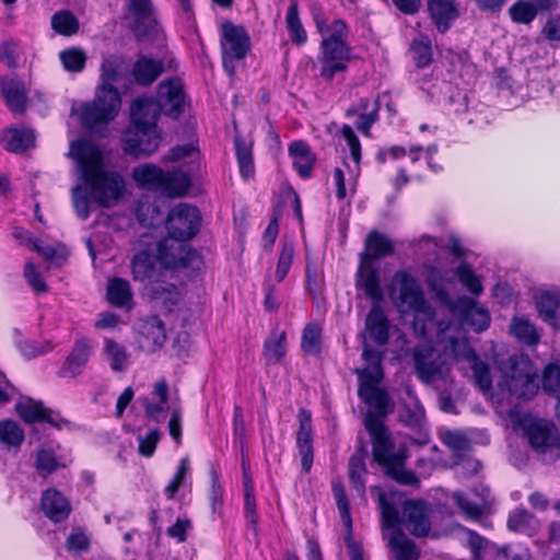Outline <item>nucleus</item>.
Segmentation results:
<instances>
[{
	"label": "nucleus",
	"mask_w": 560,
	"mask_h": 560,
	"mask_svg": "<svg viewBox=\"0 0 560 560\" xmlns=\"http://www.w3.org/2000/svg\"><path fill=\"white\" fill-rule=\"evenodd\" d=\"M369 389L359 397L373 408L364 420L365 429L371 436L373 460L383 469L384 476L397 483L419 486L420 480L416 472L406 468V451L395 450V441L383 420L394 411V401L384 388Z\"/></svg>",
	"instance_id": "obj_1"
},
{
	"label": "nucleus",
	"mask_w": 560,
	"mask_h": 560,
	"mask_svg": "<svg viewBox=\"0 0 560 560\" xmlns=\"http://www.w3.org/2000/svg\"><path fill=\"white\" fill-rule=\"evenodd\" d=\"M201 222L200 211L195 206L179 203L171 209L165 219L167 236L156 247V258L164 269L192 272L202 269L203 257L187 243L199 233Z\"/></svg>",
	"instance_id": "obj_2"
},
{
	"label": "nucleus",
	"mask_w": 560,
	"mask_h": 560,
	"mask_svg": "<svg viewBox=\"0 0 560 560\" xmlns=\"http://www.w3.org/2000/svg\"><path fill=\"white\" fill-rule=\"evenodd\" d=\"M100 84L92 102L82 106L80 122L85 130L107 125L114 120L121 107L119 88L127 91L132 84L131 73L125 58L110 55L101 63Z\"/></svg>",
	"instance_id": "obj_3"
},
{
	"label": "nucleus",
	"mask_w": 560,
	"mask_h": 560,
	"mask_svg": "<svg viewBox=\"0 0 560 560\" xmlns=\"http://www.w3.org/2000/svg\"><path fill=\"white\" fill-rule=\"evenodd\" d=\"M69 155L77 161L82 182L101 207L109 208L122 197L124 178L119 173L105 168L104 154L98 145L88 140H74Z\"/></svg>",
	"instance_id": "obj_4"
},
{
	"label": "nucleus",
	"mask_w": 560,
	"mask_h": 560,
	"mask_svg": "<svg viewBox=\"0 0 560 560\" xmlns=\"http://www.w3.org/2000/svg\"><path fill=\"white\" fill-rule=\"evenodd\" d=\"M162 112L151 97H138L130 105V127L124 132L121 148L133 158L152 155L161 145L158 120Z\"/></svg>",
	"instance_id": "obj_5"
},
{
	"label": "nucleus",
	"mask_w": 560,
	"mask_h": 560,
	"mask_svg": "<svg viewBox=\"0 0 560 560\" xmlns=\"http://www.w3.org/2000/svg\"><path fill=\"white\" fill-rule=\"evenodd\" d=\"M371 493L376 495L378 509L381 512L382 527L384 529H406L415 537H425L431 530V521L429 517L428 505L423 500L407 499L401 503V514L399 504L396 502V493H386L380 486L371 487Z\"/></svg>",
	"instance_id": "obj_6"
},
{
	"label": "nucleus",
	"mask_w": 560,
	"mask_h": 560,
	"mask_svg": "<svg viewBox=\"0 0 560 560\" xmlns=\"http://www.w3.org/2000/svg\"><path fill=\"white\" fill-rule=\"evenodd\" d=\"M503 384L511 396L528 400L538 392L537 370L528 355L514 353L498 362Z\"/></svg>",
	"instance_id": "obj_7"
},
{
	"label": "nucleus",
	"mask_w": 560,
	"mask_h": 560,
	"mask_svg": "<svg viewBox=\"0 0 560 560\" xmlns=\"http://www.w3.org/2000/svg\"><path fill=\"white\" fill-rule=\"evenodd\" d=\"M131 178L139 188L160 191L168 197H182L190 188L189 175L183 172L164 171L153 163L132 168Z\"/></svg>",
	"instance_id": "obj_8"
},
{
	"label": "nucleus",
	"mask_w": 560,
	"mask_h": 560,
	"mask_svg": "<svg viewBox=\"0 0 560 560\" xmlns=\"http://www.w3.org/2000/svg\"><path fill=\"white\" fill-rule=\"evenodd\" d=\"M220 45L223 68L229 77H234L236 61L245 59L250 51V36L244 25L224 21L221 25Z\"/></svg>",
	"instance_id": "obj_9"
},
{
	"label": "nucleus",
	"mask_w": 560,
	"mask_h": 560,
	"mask_svg": "<svg viewBox=\"0 0 560 560\" xmlns=\"http://www.w3.org/2000/svg\"><path fill=\"white\" fill-rule=\"evenodd\" d=\"M392 284L393 288L397 289L395 304L401 313H427L430 310L420 282L410 272L396 271Z\"/></svg>",
	"instance_id": "obj_10"
},
{
	"label": "nucleus",
	"mask_w": 560,
	"mask_h": 560,
	"mask_svg": "<svg viewBox=\"0 0 560 560\" xmlns=\"http://www.w3.org/2000/svg\"><path fill=\"white\" fill-rule=\"evenodd\" d=\"M530 447L545 459L556 460L560 456V434L556 424L546 419H537L525 428Z\"/></svg>",
	"instance_id": "obj_11"
},
{
	"label": "nucleus",
	"mask_w": 560,
	"mask_h": 560,
	"mask_svg": "<svg viewBox=\"0 0 560 560\" xmlns=\"http://www.w3.org/2000/svg\"><path fill=\"white\" fill-rule=\"evenodd\" d=\"M447 305L452 315L458 319L464 328L479 334L490 326L491 317L489 312L469 296L464 295L450 300Z\"/></svg>",
	"instance_id": "obj_12"
},
{
	"label": "nucleus",
	"mask_w": 560,
	"mask_h": 560,
	"mask_svg": "<svg viewBox=\"0 0 560 560\" xmlns=\"http://www.w3.org/2000/svg\"><path fill=\"white\" fill-rule=\"evenodd\" d=\"M126 10L130 15L129 28L137 40H153L159 32L152 0H128Z\"/></svg>",
	"instance_id": "obj_13"
},
{
	"label": "nucleus",
	"mask_w": 560,
	"mask_h": 560,
	"mask_svg": "<svg viewBox=\"0 0 560 560\" xmlns=\"http://www.w3.org/2000/svg\"><path fill=\"white\" fill-rule=\"evenodd\" d=\"M162 114L171 119H178L185 112L186 93L180 78L172 77L161 81L158 85L156 98Z\"/></svg>",
	"instance_id": "obj_14"
},
{
	"label": "nucleus",
	"mask_w": 560,
	"mask_h": 560,
	"mask_svg": "<svg viewBox=\"0 0 560 560\" xmlns=\"http://www.w3.org/2000/svg\"><path fill=\"white\" fill-rule=\"evenodd\" d=\"M412 362L417 377L424 384H431L443 375V361L433 346L417 345L412 349Z\"/></svg>",
	"instance_id": "obj_15"
},
{
	"label": "nucleus",
	"mask_w": 560,
	"mask_h": 560,
	"mask_svg": "<svg viewBox=\"0 0 560 560\" xmlns=\"http://www.w3.org/2000/svg\"><path fill=\"white\" fill-rule=\"evenodd\" d=\"M16 415L27 424L48 423L57 430L70 425V421L59 418L51 409L45 407L42 400L24 397L15 407Z\"/></svg>",
	"instance_id": "obj_16"
},
{
	"label": "nucleus",
	"mask_w": 560,
	"mask_h": 560,
	"mask_svg": "<svg viewBox=\"0 0 560 560\" xmlns=\"http://www.w3.org/2000/svg\"><path fill=\"white\" fill-rule=\"evenodd\" d=\"M299 429L296 432V447L301 456L304 472H310L314 462L312 412L301 408L296 415Z\"/></svg>",
	"instance_id": "obj_17"
},
{
	"label": "nucleus",
	"mask_w": 560,
	"mask_h": 560,
	"mask_svg": "<svg viewBox=\"0 0 560 560\" xmlns=\"http://www.w3.org/2000/svg\"><path fill=\"white\" fill-rule=\"evenodd\" d=\"M427 11L440 34L448 32L460 15L456 0H428Z\"/></svg>",
	"instance_id": "obj_18"
},
{
	"label": "nucleus",
	"mask_w": 560,
	"mask_h": 560,
	"mask_svg": "<svg viewBox=\"0 0 560 560\" xmlns=\"http://www.w3.org/2000/svg\"><path fill=\"white\" fill-rule=\"evenodd\" d=\"M355 288L364 291L366 298L374 303H380L383 300L384 292L381 285V273L374 262L360 260L355 275Z\"/></svg>",
	"instance_id": "obj_19"
},
{
	"label": "nucleus",
	"mask_w": 560,
	"mask_h": 560,
	"mask_svg": "<svg viewBox=\"0 0 560 560\" xmlns=\"http://www.w3.org/2000/svg\"><path fill=\"white\" fill-rule=\"evenodd\" d=\"M92 353L90 340L85 337L78 338L58 371L59 377H77L88 364Z\"/></svg>",
	"instance_id": "obj_20"
},
{
	"label": "nucleus",
	"mask_w": 560,
	"mask_h": 560,
	"mask_svg": "<svg viewBox=\"0 0 560 560\" xmlns=\"http://www.w3.org/2000/svg\"><path fill=\"white\" fill-rule=\"evenodd\" d=\"M0 89L3 98L13 114H24L27 104L25 84L18 75L0 79Z\"/></svg>",
	"instance_id": "obj_21"
},
{
	"label": "nucleus",
	"mask_w": 560,
	"mask_h": 560,
	"mask_svg": "<svg viewBox=\"0 0 560 560\" xmlns=\"http://www.w3.org/2000/svg\"><path fill=\"white\" fill-rule=\"evenodd\" d=\"M557 4V0H518L510 7L509 15L514 23L530 24L539 13L551 11Z\"/></svg>",
	"instance_id": "obj_22"
},
{
	"label": "nucleus",
	"mask_w": 560,
	"mask_h": 560,
	"mask_svg": "<svg viewBox=\"0 0 560 560\" xmlns=\"http://www.w3.org/2000/svg\"><path fill=\"white\" fill-rule=\"evenodd\" d=\"M368 445L363 439H359L354 453L348 463V477L352 488L361 497L365 495V475L368 474L365 459L368 457Z\"/></svg>",
	"instance_id": "obj_23"
},
{
	"label": "nucleus",
	"mask_w": 560,
	"mask_h": 560,
	"mask_svg": "<svg viewBox=\"0 0 560 560\" xmlns=\"http://www.w3.org/2000/svg\"><path fill=\"white\" fill-rule=\"evenodd\" d=\"M40 509L45 516L54 523H61L66 521L72 510L67 498L56 489H46L43 491Z\"/></svg>",
	"instance_id": "obj_24"
},
{
	"label": "nucleus",
	"mask_w": 560,
	"mask_h": 560,
	"mask_svg": "<svg viewBox=\"0 0 560 560\" xmlns=\"http://www.w3.org/2000/svg\"><path fill=\"white\" fill-rule=\"evenodd\" d=\"M395 253L393 241L377 230H372L365 241L364 250L360 253L359 259L374 262L381 258L392 256Z\"/></svg>",
	"instance_id": "obj_25"
},
{
	"label": "nucleus",
	"mask_w": 560,
	"mask_h": 560,
	"mask_svg": "<svg viewBox=\"0 0 560 560\" xmlns=\"http://www.w3.org/2000/svg\"><path fill=\"white\" fill-rule=\"evenodd\" d=\"M389 320L378 303H374L365 318L369 337L377 346H385L389 340Z\"/></svg>",
	"instance_id": "obj_26"
},
{
	"label": "nucleus",
	"mask_w": 560,
	"mask_h": 560,
	"mask_svg": "<svg viewBox=\"0 0 560 560\" xmlns=\"http://www.w3.org/2000/svg\"><path fill=\"white\" fill-rule=\"evenodd\" d=\"M165 71L164 62L141 55L132 65L131 79L140 86H150Z\"/></svg>",
	"instance_id": "obj_27"
},
{
	"label": "nucleus",
	"mask_w": 560,
	"mask_h": 560,
	"mask_svg": "<svg viewBox=\"0 0 560 560\" xmlns=\"http://www.w3.org/2000/svg\"><path fill=\"white\" fill-rule=\"evenodd\" d=\"M35 132L30 128H7L1 135L2 147L13 153H24L35 145Z\"/></svg>",
	"instance_id": "obj_28"
},
{
	"label": "nucleus",
	"mask_w": 560,
	"mask_h": 560,
	"mask_svg": "<svg viewBox=\"0 0 560 560\" xmlns=\"http://www.w3.org/2000/svg\"><path fill=\"white\" fill-rule=\"evenodd\" d=\"M106 299L115 307L130 310L133 305V293L128 280L114 277L106 287Z\"/></svg>",
	"instance_id": "obj_29"
},
{
	"label": "nucleus",
	"mask_w": 560,
	"mask_h": 560,
	"mask_svg": "<svg viewBox=\"0 0 560 560\" xmlns=\"http://www.w3.org/2000/svg\"><path fill=\"white\" fill-rule=\"evenodd\" d=\"M536 305L544 322L552 327H560V293L542 292L537 296Z\"/></svg>",
	"instance_id": "obj_30"
},
{
	"label": "nucleus",
	"mask_w": 560,
	"mask_h": 560,
	"mask_svg": "<svg viewBox=\"0 0 560 560\" xmlns=\"http://www.w3.org/2000/svg\"><path fill=\"white\" fill-rule=\"evenodd\" d=\"M506 526L511 532L532 537L538 532L539 521L533 513L520 508L510 513Z\"/></svg>",
	"instance_id": "obj_31"
},
{
	"label": "nucleus",
	"mask_w": 560,
	"mask_h": 560,
	"mask_svg": "<svg viewBox=\"0 0 560 560\" xmlns=\"http://www.w3.org/2000/svg\"><path fill=\"white\" fill-rule=\"evenodd\" d=\"M156 256L152 257L147 250L135 254L131 259L132 279L139 282L151 280L156 273Z\"/></svg>",
	"instance_id": "obj_32"
},
{
	"label": "nucleus",
	"mask_w": 560,
	"mask_h": 560,
	"mask_svg": "<svg viewBox=\"0 0 560 560\" xmlns=\"http://www.w3.org/2000/svg\"><path fill=\"white\" fill-rule=\"evenodd\" d=\"M320 61H343L349 62L351 47L346 40L335 37H325L320 43Z\"/></svg>",
	"instance_id": "obj_33"
},
{
	"label": "nucleus",
	"mask_w": 560,
	"mask_h": 560,
	"mask_svg": "<svg viewBox=\"0 0 560 560\" xmlns=\"http://www.w3.org/2000/svg\"><path fill=\"white\" fill-rule=\"evenodd\" d=\"M285 331H272L264 342V358L268 365L279 364L285 357Z\"/></svg>",
	"instance_id": "obj_34"
},
{
	"label": "nucleus",
	"mask_w": 560,
	"mask_h": 560,
	"mask_svg": "<svg viewBox=\"0 0 560 560\" xmlns=\"http://www.w3.org/2000/svg\"><path fill=\"white\" fill-rule=\"evenodd\" d=\"M285 24L291 42L298 46L304 45L307 40V34L300 19L298 0L290 1Z\"/></svg>",
	"instance_id": "obj_35"
},
{
	"label": "nucleus",
	"mask_w": 560,
	"mask_h": 560,
	"mask_svg": "<svg viewBox=\"0 0 560 560\" xmlns=\"http://www.w3.org/2000/svg\"><path fill=\"white\" fill-rule=\"evenodd\" d=\"M389 547L396 552L397 560H418L420 557L416 544L407 538L401 529L394 532Z\"/></svg>",
	"instance_id": "obj_36"
},
{
	"label": "nucleus",
	"mask_w": 560,
	"mask_h": 560,
	"mask_svg": "<svg viewBox=\"0 0 560 560\" xmlns=\"http://www.w3.org/2000/svg\"><path fill=\"white\" fill-rule=\"evenodd\" d=\"M104 353L109 362V366L114 372H122L128 365V353L122 345L113 339L104 340Z\"/></svg>",
	"instance_id": "obj_37"
},
{
	"label": "nucleus",
	"mask_w": 560,
	"mask_h": 560,
	"mask_svg": "<svg viewBox=\"0 0 560 560\" xmlns=\"http://www.w3.org/2000/svg\"><path fill=\"white\" fill-rule=\"evenodd\" d=\"M410 52L418 69L427 68L433 60L431 40L427 35H420L411 42Z\"/></svg>",
	"instance_id": "obj_38"
},
{
	"label": "nucleus",
	"mask_w": 560,
	"mask_h": 560,
	"mask_svg": "<svg viewBox=\"0 0 560 560\" xmlns=\"http://www.w3.org/2000/svg\"><path fill=\"white\" fill-rule=\"evenodd\" d=\"M79 20L69 10H61L51 16L52 30L62 36H72L79 31Z\"/></svg>",
	"instance_id": "obj_39"
},
{
	"label": "nucleus",
	"mask_w": 560,
	"mask_h": 560,
	"mask_svg": "<svg viewBox=\"0 0 560 560\" xmlns=\"http://www.w3.org/2000/svg\"><path fill=\"white\" fill-rule=\"evenodd\" d=\"M141 334L156 347H162L166 341L165 325L158 315L149 316L143 322Z\"/></svg>",
	"instance_id": "obj_40"
},
{
	"label": "nucleus",
	"mask_w": 560,
	"mask_h": 560,
	"mask_svg": "<svg viewBox=\"0 0 560 560\" xmlns=\"http://www.w3.org/2000/svg\"><path fill=\"white\" fill-rule=\"evenodd\" d=\"M511 332L520 342L527 346L537 345L539 341L535 326L525 318L514 317L511 323Z\"/></svg>",
	"instance_id": "obj_41"
},
{
	"label": "nucleus",
	"mask_w": 560,
	"mask_h": 560,
	"mask_svg": "<svg viewBox=\"0 0 560 560\" xmlns=\"http://www.w3.org/2000/svg\"><path fill=\"white\" fill-rule=\"evenodd\" d=\"M25 439V434L20 424L12 419H4L0 421V442L8 445L18 447Z\"/></svg>",
	"instance_id": "obj_42"
},
{
	"label": "nucleus",
	"mask_w": 560,
	"mask_h": 560,
	"mask_svg": "<svg viewBox=\"0 0 560 560\" xmlns=\"http://www.w3.org/2000/svg\"><path fill=\"white\" fill-rule=\"evenodd\" d=\"M320 328L316 323H308L302 331L301 349L305 353L318 355L322 350Z\"/></svg>",
	"instance_id": "obj_43"
},
{
	"label": "nucleus",
	"mask_w": 560,
	"mask_h": 560,
	"mask_svg": "<svg viewBox=\"0 0 560 560\" xmlns=\"http://www.w3.org/2000/svg\"><path fill=\"white\" fill-rule=\"evenodd\" d=\"M541 388L550 397L560 398V365L549 363L542 371Z\"/></svg>",
	"instance_id": "obj_44"
},
{
	"label": "nucleus",
	"mask_w": 560,
	"mask_h": 560,
	"mask_svg": "<svg viewBox=\"0 0 560 560\" xmlns=\"http://www.w3.org/2000/svg\"><path fill=\"white\" fill-rule=\"evenodd\" d=\"M424 417V409L419 400L416 399L412 406L406 402L400 405L398 420L404 425L409 428H418L421 425Z\"/></svg>",
	"instance_id": "obj_45"
},
{
	"label": "nucleus",
	"mask_w": 560,
	"mask_h": 560,
	"mask_svg": "<svg viewBox=\"0 0 560 560\" xmlns=\"http://www.w3.org/2000/svg\"><path fill=\"white\" fill-rule=\"evenodd\" d=\"M59 59L68 72H82L86 63L85 52L77 47L68 48L59 54Z\"/></svg>",
	"instance_id": "obj_46"
},
{
	"label": "nucleus",
	"mask_w": 560,
	"mask_h": 560,
	"mask_svg": "<svg viewBox=\"0 0 560 560\" xmlns=\"http://www.w3.org/2000/svg\"><path fill=\"white\" fill-rule=\"evenodd\" d=\"M294 244L292 241H282L276 268V280L282 282L287 277L294 257Z\"/></svg>",
	"instance_id": "obj_47"
},
{
	"label": "nucleus",
	"mask_w": 560,
	"mask_h": 560,
	"mask_svg": "<svg viewBox=\"0 0 560 560\" xmlns=\"http://www.w3.org/2000/svg\"><path fill=\"white\" fill-rule=\"evenodd\" d=\"M442 441L453 451L456 458L466 456L472 448L469 439L459 432L447 431L443 435Z\"/></svg>",
	"instance_id": "obj_48"
},
{
	"label": "nucleus",
	"mask_w": 560,
	"mask_h": 560,
	"mask_svg": "<svg viewBox=\"0 0 560 560\" xmlns=\"http://www.w3.org/2000/svg\"><path fill=\"white\" fill-rule=\"evenodd\" d=\"M136 215L139 223L145 228H155L161 221L159 207L150 201H140L136 208Z\"/></svg>",
	"instance_id": "obj_49"
},
{
	"label": "nucleus",
	"mask_w": 560,
	"mask_h": 560,
	"mask_svg": "<svg viewBox=\"0 0 560 560\" xmlns=\"http://www.w3.org/2000/svg\"><path fill=\"white\" fill-rule=\"evenodd\" d=\"M456 276L460 283L474 295H479L482 290V283L475 271L466 264L463 262L456 268Z\"/></svg>",
	"instance_id": "obj_50"
},
{
	"label": "nucleus",
	"mask_w": 560,
	"mask_h": 560,
	"mask_svg": "<svg viewBox=\"0 0 560 560\" xmlns=\"http://www.w3.org/2000/svg\"><path fill=\"white\" fill-rule=\"evenodd\" d=\"M454 501L457 508L463 512V514L472 521H478L482 517L485 513V508L487 505V500H485V504H477L471 502L464 493L455 492Z\"/></svg>",
	"instance_id": "obj_51"
},
{
	"label": "nucleus",
	"mask_w": 560,
	"mask_h": 560,
	"mask_svg": "<svg viewBox=\"0 0 560 560\" xmlns=\"http://www.w3.org/2000/svg\"><path fill=\"white\" fill-rule=\"evenodd\" d=\"M357 374L359 376L358 396H363V393L370 390L369 387L377 388L376 384L384 377L382 368L357 370Z\"/></svg>",
	"instance_id": "obj_52"
},
{
	"label": "nucleus",
	"mask_w": 560,
	"mask_h": 560,
	"mask_svg": "<svg viewBox=\"0 0 560 560\" xmlns=\"http://www.w3.org/2000/svg\"><path fill=\"white\" fill-rule=\"evenodd\" d=\"M35 467L39 475L47 477L59 467V462L51 450H39L35 457Z\"/></svg>",
	"instance_id": "obj_53"
},
{
	"label": "nucleus",
	"mask_w": 560,
	"mask_h": 560,
	"mask_svg": "<svg viewBox=\"0 0 560 560\" xmlns=\"http://www.w3.org/2000/svg\"><path fill=\"white\" fill-rule=\"evenodd\" d=\"M152 295L156 300H161L164 308L172 312L178 304V289L175 284L156 285L152 289Z\"/></svg>",
	"instance_id": "obj_54"
},
{
	"label": "nucleus",
	"mask_w": 560,
	"mask_h": 560,
	"mask_svg": "<svg viewBox=\"0 0 560 560\" xmlns=\"http://www.w3.org/2000/svg\"><path fill=\"white\" fill-rule=\"evenodd\" d=\"M471 370L476 385L482 392L490 390L492 388V377L488 364L475 355Z\"/></svg>",
	"instance_id": "obj_55"
},
{
	"label": "nucleus",
	"mask_w": 560,
	"mask_h": 560,
	"mask_svg": "<svg viewBox=\"0 0 560 560\" xmlns=\"http://www.w3.org/2000/svg\"><path fill=\"white\" fill-rule=\"evenodd\" d=\"M332 492L336 500V504L338 506L340 517L345 525L351 530L352 528V520L350 513V504L347 499V494L345 488L340 483L332 485Z\"/></svg>",
	"instance_id": "obj_56"
},
{
	"label": "nucleus",
	"mask_w": 560,
	"mask_h": 560,
	"mask_svg": "<svg viewBox=\"0 0 560 560\" xmlns=\"http://www.w3.org/2000/svg\"><path fill=\"white\" fill-rule=\"evenodd\" d=\"M189 471V460L187 457H184L179 462V466L173 479L165 487V495L167 499H173L179 488L184 485L185 478Z\"/></svg>",
	"instance_id": "obj_57"
},
{
	"label": "nucleus",
	"mask_w": 560,
	"mask_h": 560,
	"mask_svg": "<svg viewBox=\"0 0 560 560\" xmlns=\"http://www.w3.org/2000/svg\"><path fill=\"white\" fill-rule=\"evenodd\" d=\"M161 432L158 429H151L147 435H138V452L143 457H151L155 453Z\"/></svg>",
	"instance_id": "obj_58"
},
{
	"label": "nucleus",
	"mask_w": 560,
	"mask_h": 560,
	"mask_svg": "<svg viewBox=\"0 0 560 560\" xmlns=\"http://www.w3.org/2000/svg\"><path fill=\"white\" fill-rule=\"evenodd\" d=\"M24 277L27 283L32 287V289L37 294L46 293L48 287L42 277L40 272L36 269L35 265L31 261L26 262L24 266Z\"/></svg>",
	"instance_id": "obj_59"
},
{
	"label": "nucleus",
	"mask_w": 560,
	"mask_h": 560,
	"mask_svg": "<svg viewBox=\"0 0 560 560\" xmlns=\"http://www.w3.org/2000/svg\"><path fill=\"white\" fill-rule=\"evenodd\" d=\"M341 135L350 149L352 160L359 164L361 161V143L358 136L349 125L342 126Z\"/></svg>",
	"instance_id": "obj_60"
},
{
	"label": "nucleus",
	"mask_w": 560,
	"mask_h": 560,
	"mask_svg": "<svg viewBox=\"0 0 560 560\" xmlns=\"http://www.w3.org/2000/svg\"><path fill=\"white\" fill-rule=\"evenodd\" d=\"M316 25L320 34H324L325 30L331 31V34L328 37H335L339 40L347 39L348 27L346 22L341 19L334 20L329 26L325 25L324 22H320L319 20L316 19Z\"/></svg>",
	"instance_id": "obj_61"
},
{
	"label": "nucleus",
	"mask_w": 560,
	"mask_h": 560,
	"mask_svg": "<svg viewBox=\"0 0 560 560\" xmlns=\"http://www.w3.org/2000/svg\"><path fill=\"white\" fill-rule=\"evenodd\" d=\"M67 549L71 552L81 553L90 548V538L82 532L71 533L66 539Z\"/></svg>",
	"instance_id": "obj_62"
},
{
	"label": "nucleus",
	"mask_w": 560,
	"mask_h": 560,
	"mask_svg": "<svg viewBox=\"0 0 560 560\" xmlns=\"http://www.w3.org/2000/svg\"><path fill=\"white\" fill-rule=\"evenodd\" d=\"M189 529H191V522L188 518H177L174 525L167 528L166 534L178 542H184L187 539V532Z\"/></svg>",
	"instance_id": "obj_63"
},
{
	"label": "nucleus",
	"mask_w": 560,
	"mask_h": 560,
	"mask_svg": "<svg viewBox=\"0 0 560 560\" xmlns=\"http://www.w3.org/2000/svg\"><path fill=\"white\" fill-rule=\"evenodd\" d=\"M541 33L550 42H560V15L550 16L546 21Z\"/></svg>",
	"instance_id": "obj_64"
}]
</instances>
